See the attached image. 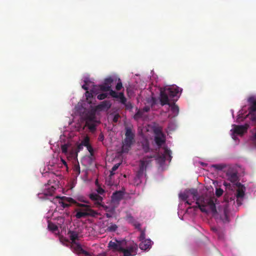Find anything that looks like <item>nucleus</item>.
<instances>
[{"label": "nucleus", "instance_id": "nucleus-49", "mask_svg": "<svg viewBox=\"0 0 256 256\" xmlns=\"http://www.w3.org/2000/svg\"><path fill=\"white\" fill-rule=\"evenodd\" d=\"M74 170L78 174H80V166L79 164H76L74 166Z\"/></svg>", "mask_w": 256, "mask_h": 256}, {"label": "nucleus", "instance_id": "nucleus-56", "mask_svg": "<svg viewBox=\"0 0 256 256\" xmlns=\"http://www.w3.org/2000/svg\"><path fill=\"white\" fill-rule=\"evenodd\" d=\"M83 148V146H82V144H80L78 146V149L80 150H81Z\"/></svg>", "mask_w": 256, "mask_h": 256}, {"label": "nucleus", "instance_id": "nucleus-34", "mask_svg": "<svg viewBox=\"0 0 256 256\" xmlns=\"http://www.w3.org/2000/svg\"><path fill=\"white\" fill-rule=\"evenodd\" d=\"M68 146L67 144H64L62 145L61 150L62 153L65 154H68Z\"/></svg>", "mask_w": 256, "mask_h": 256}, {"label": "nucleus", "instance_id": "nucleus-37", "mask_svg": "<svg viewBox=\"0 0 256 256\" xmlns=\"http://www.w3.org/2000/svg\"><path fill=\"white\" fill-rule=\"evenodd\" d=\"M81 144H82V146H87L89 144V138L88 137H86L84 138V140L82 142Z\"/></svg>", "mask_w": 256, "mask_h": 256}, {"label": "nucleus", "instance_id": "nucleus-52", "mask_svg": "<svg viewBox=\"0 0 256 256\" xmlns=\"http://www.w3.org/2000/svg\"><path fill=\"white\" fill-rule=\"evenodd\" d=\"M120 118V115L117 114H116L114 117V118H113V122H116L118 120V118Z\"/></svg>", "mask_w": 256, "mask_h": 256}, {"label": "nucleus", "instance_id": "nucleus-20", "mask_svg": "<svg viewBox=\"0 0 256 256\" xmlns=\"http://www.w3.org/2000/svg\"><path fill=\"white\" fill-rule=\"evenodd\" d=\"M70 240H72V244L76 243V240H78V234L74 231L69 230L68 232Z\"/></svg>", "mask_w": 256, "mask_h": 256}, {"label": "nucleus", "instance_id": "nucleus-51", "mask_svg": "<svg viewBox=\"0 0 256 256\" xmlns=\"http://www.w3.org/2000/svg\"><path fill=\"white\" fill-rule=\"evenodd\" d=\"M85 94H86V97L87 98H90L91 97H93V95H92V93L90 92L88 90L86 92Z\"/></svg>", "mask_w": 256, "mask_h": 256}, {"label": "nucleus", "instance_id": "nucleus-57", "mask_svg": "<svg viewBox=\"0 0 256 256\" xmlns=\"http://www.w3.org/2000/svg\"><path fill=\"white\" fill-rule=\"evenodd\" d=\"M61 161L64 166H67L66 162L65 160H64L62 158H61Z\"/></svg>", "mask_w": 256, "mask_h": 256}, {"label": "nucleus", "instance_id": "nucleus-36", "mask_svg": "<svg viewBox=\"0 0 256 256\" xmlns=\"http://www.w3.org/2000/svg\"><path fill=\"white\" fill-rule=\"evenodd\" d=\"M142 115H143V112L142 111L138 110L136 112V114H134V118L138 120L140 118H141L142 116Z\"/></svg>", "mask_w": 256, "mask_h": 256}, {"label": "nucleus", "instance_id": "nucleus-31", "mask_svg": "<svg viewBox=\"0 0 256 256\" xmlns=\"http://www.w3.org/2000/svg\"><path fill=\"white\" fill-rule=\"evenodd\" d=\"M142 147L144 151L145 152H148L150 151L149 144L148 141H146L142 144Z\"/></svg>", "mask_w": 256, "mask_h": 256}, {"label": "nucleus", "instance_id": "nucleus-39", "mask_svg": "<svg viewBox=\"0 0 256 256\" xmlns=\"http://www.w3.org/2000/svg\"><path fill=\"white\" fill-rule=\"evenodd\" d=\"M139 231L140 232V234L139 236L140 240H146V239H145L146 234H145L144 230H140Z\"/></svg>", "mask_w": 256, "mask_h": 256}, {"label": "nucleus", "instance_id": "nucleus-10", "mask_svg": "<svg viewBox=\"0 0 256 256\" xmlns=\"http://www.w3.org/2000/svg\"><path fill=\"white\" fill-rule=\"evenodd\" d=\"M71 248L73 252L78 254H82L86 256H90L89 252L84 250L81 246L76 242L72 244Z\"/></svg>", "mask_w": 256, "mask_h": 256}, {"label": "nucleus", "instance_id": "nucleus-15", "mask_svg": "<svg viewBox=\"0 0 256 256\" xmlns=\"http://www.w3.org/2000/svg\"><path fill=\"white\" fill-rule=\"evenodd\" d=\"M152 241L150 239L141 240L139 244V248L142 250H146L151 248Z\"/></svg>", "mask_w": 256, "mask_h": 256}, {"label": "nucleus", "instance_id": "nucleus-53", "mask_svg": "<svg viewBox=\"0 0 256 256\" xmlns=\"http://www.w3.org/2000/svg\"><path fill=\"white\" fill-rule=\"evenodd\" d=\"M84 83L85 84L82 86V88L84 90H86L87 91L88 90V87L87 86V81L86 80H84Z\"/></svg>", "mask_w": 256, "mask_h": 256}, {"label": "nucleus", "instance_id": "nucleus-48", "mask_svg": "<svg viewBox=\"0 0 256 256\" xmlns=\"http://www.w3.org/2000/svg\"><path fill=\"white\" fill-rule=\"evenodd\" d=\"M127 110H130L132 108V104L130 102H126V104H124Z\"/></svg>", "mask_w": 256, "mask_h": 256}, {"label": "nucleus", "instance_id": "nucleus-32", "mask_svg": "<svg viewBox=\"0 0 256 256\" xmlns=\"http://www.w3.org/2000/svg\"><path fill=\"white\" fill-rule=\"evenodd\" d=\"M48 228L50 230H52V232L56 231L58 230V226L52 222L48 223Z\"/></svg>", "mask_w": 256, "mask_h": 256}, {"label": "nucleus", "instance_id": "nucleus-43", "mask_svg": "<svg viewBox=\"0 0 256 256\" xmlns=\"http://www.w3.org/2000/svg\"><path fill=\"white\" fill-rule=\"evenodd\" d=\"M96 191L97 192V194H102L104 193V190L102 188H101L100 186H98V188L96 190Z\"/></svg>", "mask_w": 256, "mask_h": 256}, {"label": "nucleus", "instance_id": "nucleus-28", "mask_svg": "<svg viewBox=\"0 0 256 256\" xmlns=\"http://www.w3.org/2000/svg\"><path fill=\"white\" fill-rule=\"evenodd\" d=\"M118 226L116 224H111L106 228V231L109 232H114L118 229Z\"/></svg>", "mask_w": 256, "mask_h": 256}, {"label": "nucleus", "instance_id": "nucleus-42", "mask_svg": "<svg viewBox=\"0 0 256 256\" xmlns=\"http://www.w3.org/2000/svg\"><path fill=\"white\" fill-rule=\"evenodd\" d=\"M223 192H224V191L222 188H216V194L217 196L219 197L222 194Z\"/></svg>", "mask_w": 256, "mask_h": 256}, {"label": "nucleus", "instance_id": "nucleus-13", "mask_svg": "<svg viewBox=\"0 0 256 256\" xmlns=\"http://www.w3.org/2000/svg\"><path fill=\"white\" fill-rule=\"evenodd\" d=\"M248 101L250 106L248 108L249 114L254 115L256 114V98L254 97H250Z\"/></svg>", "mask_w": 256, "mask_h": 256}, {"label": "nucleus", "instance_id": "nucleus-23", "mask_svg": "<svg viewBox=\"0 0 256 256\" xmlns=\"http://www.w3.org/2000/svg\"><path fill=\"white\" fill-rule=\"evenodd\" d=\"M220 218L223 222H229V218L228 216V212L226 208H224L223 210V214L222 216H220Z\"/></svg>", "mask_w": 256, "mask_h": 256}, {"label": "nucleus", "instance_id": "nucleus-33", "mask_svg": "<svg viewBox=\"0 0 256 256\" xmlns=\"http://www.w3.org/2000/svg\"><path fill=\"white\" fill-rule=\"evenodd\" d=\"M212 167L214 168L216 170H222L226 167V165L223 164H213Z\"/></svg>", "mask_w": 256, "mask_h": 256}, {"label": "nucleus", "instance_id": "nucleus-44", "mask_svg": "<svg viewBox=\"0 0 256 256\" xmlns=\"http://www.w3.org/2000/svg\"><path fill=\"white\" fill-rule=\"evenodd\" d=\"M56 190V188H54V186H52L48 191L46 193V195H50V196H52V194L54 192V190Z\"/></svg>", "mask_w": 256, "mask_h": 256}, {"label": "nucleus", "instance_id": "nucleus-5", "mask_svg": "<svg viewBox=\"0 0 256 256\" xmlns=\"http://www.w3.org/2000/svg\"><path fill=\"white\" fill-rule=\"evenodd\" d=\"M90 198L94 202V206L98 208H103L107 210L108 207L102 204L103 198L96 192H92L89 195Z\"/></svg>", "mask_w": 256, "mask_h": 256}, {"label": "nucleus", "instance_id": "nucleus-21", "mask_svg": "<svg viewBox=\"0 0 256 256\" xmlns=\"http://www.w3.org/2000/svg\"><path fill=\"white\" fill-rule=\"evenodd\" d=\"M124 196V194L121 191H117L113 193L112 198L114 201H119L121 200Z\"/></svg>", "mask_w": 256, "mask_h": 256}, {"label": "nucleus", "instance_id": "nucleus-61", "mask_svg": "<svg viewBox=\"0 0 256 256\" xmlns=\"http://www.w3.org/2000/svg\"><path fill=\"white\" fill-rule=\"evenodd\" d=\"M96 184L98 186H100L98 185V180H96Z\"/></svg>", "mask_w": 256, "mask_h": 256}, {"label": "nucleus", "instance_id": "nucleus-50", "mask_svg": "<svg viewBox=\"0 0 256 256\" xmlns=\"http://www.w3.org/2000/svg\"><path fill=\"white\" fill-rule=\"evenodd\" d=\"M86 148L88 152H90L91 156H92L94 153V150L92 146L90 144L88 146H87Z\"/></svg>", "mask_w": 256, "mask_h": 256}, {"label": "nucleus", "instance_id": "nucleus-62", "mask_svg": "<svg viewBox=\"0 0 256 256\" xmlns=\"http://www.w3.org/2000/svg\"><path fill=\"white\" fill-rule=\"evenodd\" d=\"M212 230H213L214 231H215V232L216 231V228H213Z\"/></svg>", "mask_w": 256, "mask_h": 256}, {"label": "nucleus", "instance_id": "nucleus-29", "mask_svg": "<svg viewBox=\"0 0 256 256\" xmlns=\"http://www.w3.org/2000/svg\"><path fill=\"white\" fill-rule=\"evenodd\" d=\"M189 192L192 196L193 199L196 200V198H198V192L196 189L192 188L189 190Z\"/></svg>", "mask_w": 256, "mask_h": 256}, {"label": "nucleus", "instance_id": "nucleus-58", "mask_svg": "<svg viewBox=\"0 0 256 256\" xmlns=\"http://www.w3.org/2000/svg\"><path fill=\"white\" fill-rule=\"evenodd\" d=\"M224 186H225L226 187L228 186H230V184L227 183L226 182H224Z\"/></svg>", "mask_w": 256, "mask_h": 256}, {"label": "nucleus", "instance_id": "nucleus-47", "mask_svg": "<svg viewBox=\"0 0 256 256\" xmlns=\"http://www.w3.org/2000/svg\"><path fill=\"white\" fill-rule=\"evenodd\" d=\"M132 224L135 228L138 229V230H142L140 228L141 224L138 222L136 221Z\"/></svg>", "mask_w": 256, "mask_h": 256}, {"label": "nucleus", "instance_id": "nucleus-12", "mask_svg": "<svg viewBox=\"0 0 256 256\" xmlns=\"http://www.w3.org/2000/svg\"><path fill=\"white\" fill-rule=\"evenodd\" d=\"M110 95L114 98H119L120 102L124 104L126 102V98H125L123 92L118 93L114 90H111L110 92Z\"/></svg>", "mask_w": 256, "mask_h": 256}, {"label": "nucleus", "instance_id": "nucleus-35", "mask_svg": "<svg viewBox=\"0 0 256 256\" xmlns=\"http://www.w3.org/2000/svg\"><path fill=\"white\" fill-rule=\"evenodd\" d=\"M120 166V164L118 163L116 164H114L113 167L112 168L111 170H110V176H112L114 174V172L116 171Z\"/></svg>", "mask_w": 256, "mask_h": 256}, {"label": "nucleus", "instance_id": "nucleus-2", "mask_svg": "<svg viewBox=\"0 0 256 256\" xmlns=\"http://www.w3.org/2000/svg\"><path fill=\"white\" fill-rule=\"evenodd\" d=\"M214 200L215 202L216 201V198H210L202 196L196 198V204L202 212L206 214L211 212L212 216L216 218H217L218 213L216 209Z\"/></svg>", "mask_w": 256, "mask_h": 256}, {"label": "nucleus", "instance_id": "nucleus-40", "mask_svg": "<svg viewBox=\"0 0 256 256\" xmlns=\"http://www.w3.org/2000/svg\"><path fill=\"white\" fill-rule=\"evenodd\" d=\"M154 133L156 134V136H164V134L162 132V129L159 128H156L154 130Z\"/></svg>", "mask_w": 256, "mask_h": 256}, {"label": "nucleus", "instance_id": "nucleus-17", "mask_svg": "<svg viewBox=\"0 0 256 256\" xmlns=\"http://www.w3.org/2000/svg\"><path fill=\"white\" fill-rule=\"evenodd\" d=\"M226 176L228 180L232 183L236 182L238 178L237 173L236 172H228L226 173Z\"/></svg>", "mask_w": 256, "mask_h": 256}, {"label": "nucleus", "instance_id": "nucleus-6", "mask_svg": "<svg viewBox=\"0 0 256 256\" xmlns=\"http://www.w3.org/2000/svg\"><path fill=\"white\" fill-rule=\"evenodd\" d=\"M146 177V171L144 170L142 166L139 168L137 172L136 176L134 179V184L136 186L140 185L142 180Z\"/></svg>", "mask_w": 256, "mask_h": 256}, {"label": "nucleus", "instance_id": "nucleus-9", "mask_svg": "<svg viewBox=\"0 0 256 256\" xmlns=\"http://www.w3.org/2000/svg\"><path fill=\"white\" fill-rule=\"evenodd\" d=\"M137 246H130L124 248L122 247L120 252L123 253L124 256H135L136 254Z\"/></svg>", "mask_w": 256, "mask_h": 256}, {"label": "nucleus", "instance_id": "nucleus-16", "mask_svg": "<svg viewBox=\"0 0 256 256\" xmlns=\"http://www.w3.org/2000/svg\"><path fill=\"white\" fill-rule=\"evenodd\" d=\"M112 106L111 102L108 100H104L97 106V108L100 110H108Z\"/></svg>", "mask_w": 256, "mask_h": 256}, {"label": "nucleus", "instance_id": "nucleus-3", "mask_svg": "<svg viewBox=\"0 0 256 256\" xmlns=\"http://www.w3.org/2000/svg\"><path fill=\"white\" fill-rule=\"evenodd\" d=\"M78 206L80 208L76 210V214L75 216L77 218L80 219L88 216L95 218L99 214L98 212L92 209L89 205L78 204Z\"/></svg>", "mask_w": 256, "mask_h": 256}, {"label": "nucleus", "instance_id": "nucleus-41", "mask_svg": "<svg viewBox=\"0 0 256 256\" xmlns=\"http://www.w3.org/2000/svg\"><path fill=\"white\" fill-rule=\"evenodd\" d=\"M107 97V94L105 93L100 94L98 95L97 98L100 100H102Z\"/></svg>", "mask_w": 256, "mask_h": 256}, {"label": "nucleus", "instance_id": "nucleus-4", "mask_svg": "<svg viewBox=\"0 0 256 256\" xmlns=\"http://www.w3.org/2000/svg\"><path fill=\"white\" fill-rule=\"evenodd\" d=\"M125 130L126 138L123 142L122 149L124 152H128L134 142V134L132 132L130 126H126Z\"/></svg>", "mask_w": 256, "mask_h": 256}, {"label": "nucleus", "instance_id": "nucleus-1", "mask_svg": "<svg viewBox=\"0 0 256 256\" xmlns=\"http://www.w3.org/2000/svg\"><path fill=\"white\" fill-rule=\"evenodd\" d=\"M182 90L176 85L170 86H165L160 88V101L162 106L168 104L170 108V110L172 113V117L177 116L179 113V108L175 104V102L178 100L174 98L177 96L179 92H181Z\"/></svg>", "mask_w": 256, "mask_h": 256}, {"label": "nucleus", "instance_id": "nucleus-45", "mask_svg": "<svg viewBox=\"0 0 256 256\" xmlns=\"http://www.w3.org/2000/svg\"><path fill=\"white\" fill-rule=\"evenodd\" d=\"M127 219L128 222L132 224H133L136 221L135 219L134 218V217L131 215L128 216Z\"/></svg>", "mask_w": 256, "mask_h": 256}, {"label": "nucleus", "instance_id": "nucleus-25", "mask_svg": "<svg viewBox=\"0 0 256 256\" xmlns=\"http://www.w3.org/2000/svg\"><path fill=\"white\" fill-rule=\"evenodd\" d=\"M96 122H86V126H88L91 132H94L96 130Z\"/></svg>", "mask_w": 256, "mask_h": 256}, {"label": "nucleus", "instance_id": "nucleus-19", "mask_svg": "<svg viewBox=\"0 0 256 256\" xmlns=\"http://www.w3.org/2000/svg\"><path fill=\"white\" fill-rule=\"evenodd\" d=\"M108 246L114 251L120 252L122 246L120 243H117L110 241L108 244Z\"/></svg>", "mask_w": 256, "mask_h": 256}, {"label": "nucleus", "instance_id": "nucleus-30", "mask_svg": "<svg viewBox=\"0 0 256 256\" xmlns=\"http://www.w3.org/2000/svg\"><path fill=\"white\" fill-rule=\"evenodd\" d=\"M99 88H100V90L102 91H103V92L109 91L110 92V90H112L111 88H110V87L109 86H106L104 84L100 85Z\"/></svg>", "mask_w": 256, "mask_h": 256}, {"label": "nucleus", "instance_id": "nucleus-46", "mask_svg": "<svg viewBox=\"0 0 256 256\" xmlns=\"http://www.w3.org/2000/svg\"><path fill=\"white\" fill-rule=\"evenodd\" d=\"M60 204L63 208H68L70 204L62 200L59 202Z\"/></svg>", "mask_w": 256, "mask_h": 256}, {"label": "nucleus", "instance_id": "nucleus-8", "mask_svg": "<svg viewBox=\"0 0 256 256\" xmlns=\"http://www.w3.org/2000/svg\"><path fill=\"white\" fill-rule=\"evenodd\" d=\"M171 154V150L165 148H164V153L158 154L157 156L156 160L161 164L164 162L166 160H168L170 161L172 158Z\"/></svg>", "mask_w": 256, "mask_h": 256}, {"label": "nucleus", "instance_id": "nucleus-27", "mask_svg": "<svg viewBox=\"0 0 256 256\" xmlns=\"http://www.w3.org/2000/svg\"><path fill=\"white\" fill-rule=\"evenodd\" d=\"M114 80L112 77H109L104 80V84L106 86H109L110 88L112 87V84L114 82Z\"/></svg>", "mask_w": 256, "mask_h": 256}, {"label": "nucleus", "instance_id": "nucleus-14", "mask_svg": "<svg viewBox=\"0 0 256 256\" xmlns=\"http://www.w3.org/2000/svg\"><path fill=\"white\" fill-rule=\"evenodd\" d=\"M154 157V156H144L142 160H140V164L139 168H141L142 166L144 168V170L146 171V168L148 165L150 163L151 160L150 158Z\"/></svg>", "mask_w": 256, "mask_h": 256}, {"label": "nucleus", "instance_id": "nucleus-26", "mask_svg": "<svg viewBox=\"0 0 256 256\" xmlns=\"http://www.w3.org/2000/svg\"><path fill=\"white\" fill-rule=\"evenodd\" d=\"M56 198H60L62 200H64L66 202H69V203H71V204L76 203V200L72 198H68V197H66V196H63V197L60 198V196H56Z\"/></svg>", "mask_w": 256, "mask_h": 256}, {"label": "nucleus", "instance_id": "nucleus-55", "mask_svg": "<svg viewBox=\"0 0 256 256\" xmlns=\"http://www.w3.org/2000/svg\"><path fill=\"white\" fill-rule=\"evenodd\" d=\"M150 108L148 107V106H145L144 108H143V110L144 111V112H148L150 110Z\"/></svg>", "mask_w": 256, "mask_h": 256}, {"label": "nucleus", "instance_id": "nucleus-38", "mask_svg": "<svg viewBox=\"0 0 256 256\" xmlns=\"http://www.w3.org/2000/svg\"><path fill=\"white\" fill-rule=\"evenodd\" d=\"M122 88V82L120 78L118 79V82L116 86V89L117 90H120Z\"/></svg>", "mask_w": 256, "mask_h": 256}, {"label": "nucleus", "instance_id": "nucleus-11", "mask_svg": "<svg viewBox=\"0 0 256 256\" xmlns=\"http://www.w3.org/2000/svg\"><path fill=\"white\" fill-rule=\"evenodd\" d=\"M234 132L238 134H243L244 132H246L249 125L245 124L244 125H234Z\"/></svg>", "mask_w": 256, "mask_h": 256}, {"label": "nucleus", "instance_id": "nucleus-24", "mask_svg": "<svg viewBox=\"0 0 256 256\" xmlns=\"http://www.w3.org/2000/svg\"><path fill=\"white\" fill-rule=\"evenodd\" d=\"M179 197L182 200H184V201L186 200V203L188 204V205L192 204V202H190L189 200H187V199L188 197V196L187 194H186L185 192L181 193V194H179Z\"/></svg>", "mask_w": 256, "mask_h": 256}, {"label": "nucleus", "instance_id": "nucleus-54", "mask_svg": "<svg viewBox=\"0 0 256 256\" xmlns=\"http://www.w3.org/2000/svg\"><path fill=\"white\" fill-rule=\"evenodd\" d=\"M252 140L255 144H256V129L252 137Z\"/></svg>", "mask_w": 256, "mask_h": 256}, {"label": "nucleus", "instance_id": "nucleus-18", "mask_svg": "<svg viewBox=\"0 0 256 256\" xmlns=\"http://www.w3.org/2000/svg\"><path fill=\"white\" fill-rule=\"evenodd\" d=\"M86 122H99V121L96 120L94 112H88L86 116Z\"/></svg>", "mask_w": 256, "mask_h": 256}, {"label": "nucleus", "instance_id": "nucleus-60", "mask_svg": "<svg viewBox=\"0 0 256 256\" xmlns=\"http://www.w3.org/2000/svg\"><path fill=\"white\" fill-rule=\"evenodd\" d=\"M100 140H103V139H104V136H100Z\"/></svg>", "mask_w": 256, "mask_h": 256}, {"label": "nucleus", "instance_id": "nucleus-7", "mask_svg": "<svg viewBox=\"0 0 256 256\" xmlns=\"http://www.w3.org/2000/svg\"><path fill=\"white\" fill-rule=\"evenodd\" d=\"M236 186L238 189L236 192V202L238 206L242 204V201L245 194V187L240 182H236Z\"/></svg>", "mask_w": 256, "mask_h": 256}, {"label": "nucleus", "instance_id": "nucleus-22", "mask_svg": "<svg viewBox=\"0 0 256 256\" xmlns=\"http://www.w3.org/2000/svg\"><path fill=\"white\" fill-rule=\"evenodd\" d=\"M154 140L156 144L158 146H161L165 142L164 136H156L154 137Z\"/></svg>", "mask_w": 256, "mask_h": 256}, {"label": "nucleus", "instance_id": "nucleus-59", "mask_svg": "<svg viewBox=\"0 0 256 256\" xmlns=\"http://www.w3.org/2000/svg\"><path fill=\"white\" fill-rule=\"evenodd\" d=\"M106 218H110V217L112 216H111V215H110V214H108V213H106Z\"/></svg>", "mask_w": 256, "mask_h": 256}]
</instances>
